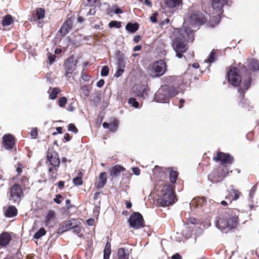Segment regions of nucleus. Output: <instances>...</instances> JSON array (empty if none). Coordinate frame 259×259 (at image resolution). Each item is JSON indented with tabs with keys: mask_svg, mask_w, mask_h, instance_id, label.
Returning <instances> with one entry per match:
<instances>
[{
	"mask_svg": "<svg viewBox=\"0 0 259 259\" xmlns=\"http://www.w3.org/2000/svg\"><path fill=\"white\" fill-rule=\"evenodd\" d=\"M227 77L229 83L234 87H238L241 82V72H244L247 76L242 82L241 86L238 88L239 97L243 100L246 91L250 86L251 82V74L248 72L247 68L242 65L240 66V69L234 66H230L227 69Z\"/></svg>",
	"mask_w": 259,
	"mask_h": 259,
	"instance_id": "1",
	"label": "nucleus"
},
{
	"mask_svg": "<svg viewBox=\"0 0 259 259\" xmlns=\"http://www.w3.org/2000/svg\"><path fill=\"white\" fill-rule=\"evenodd\" d=\"M238 224V217L234 212L233 210L229 209L221 214L216 220V227L221 230L230 231L237 227Z\"/></svg>",
	"mask_w": 259,
	"mask_h": 259,
	"instance_id": "2",
	"label": "nucleus"
},
{
	"mask_svg": "<svg viewBox=\"0 0 259 259\" xmlns=\"http://www.w3.org/2000/svg\"><path fill=\"white\" fill-rule=\"evenodd\" d=\"M175 190V186L170 184H165L161 186L160 196L158 199L160 206H168L172 205L177 201Z\"/></svg>",
	"mask_w": 259,
	"mask_h": 259,
	"instance_id": "3",
	"label": "nucleus"
},
{
	"mask_svg": "<svg viewBox=\"0 0 259 259\" xmlns=\"http://www.w3.org/2000/svg\"><path fill=\"white\" fill-rule=\"evenodd\" d=\"M229 173L228 168L219 166L211 171L208 176V179L213 183H219L228 176Z\"/></svg>",
	"mask_w": 259,
	"mask_h": 259,
	"instance_id": "4",
	"label": "nucleus"
},
{
	"mask_svg": "<svg viewBox=\"0 0 259 259\" xmlns=\"http://www.w3.org/2000/svg\"><path fill=\"white\" fill-rule=\"evenodd\" d=\"M213 160L219 162L221 164L220 166L228 167L232 165L234 161V157L228 153L218 151L216 155L213 157Z\"/></svg>",
	"mask_w": 259,
	"mask_h": 259,
	"instance_id": "5",
	"label": "nucleus"
},
{
	"mask_svg": "<svg viewBox=\"0 0 259 259\" xmlns=\"http://www.w3.org/2000/svg\"><path fill=\"white\" fill-rule=\"evenodd\" d=\"M130 227L137 230L145 226L142 215L139 212H133L127 221Z\"/></svg>",
	"mask_w": 259,
	"mask_h": 259,
	"instance_id": "6",
	"label": "nucleus"
},
{
	"mask_svg": "<svg viewBox=\"0 0 259 259\" xmlns=\"http://www.w3.org/2000/svg\"><path fill=\"white\" fill-rule=\"evenodd\" d=\"M166 69V64L163 60L155 61L149 67L151 75L154 77H159L162 75L165 72Z\"/></svg>",
	"mask_w": 259,
	"mask_h": 259,
	"instance_id": "7",
	"label": "nucleus"
},
{
	"mask_svg": "<svg viewBox=\"0 0 259 259\" xmlns=\"http://www.w3.org/2000/svg\"><path fill=\"white\" fill-rule=\"evenodd\" d=\"M173 48L176 52V56L179 58H182L183 56V54L188 50V46L185 43V37H177L173 41Z\"/></svg>",
	"mask_w": 259,
	"mask_h": 259,
	"instance_id": "8",
	"label": "nucleus"
},
{
	"mask_svg": "<svg viewBox=\"0 0 259 259\" xmlns=\"http://www.w3.org/2000/svg\"><path fill=\"white\" fill-rule=\"evenodd\" d=\"M77 60H74L73 56H71L68 58L63 64L65 73V76L70 78L73 74V71L76 69Z\"/></svg>",
	"mask_w": 259,
	"mask_h": 259,
	"instance_id": "9",
	"label": "nucleus"
},
{
	"mask_svg": "<svg viewBox=\"0 0 259 259\" xmlns=\"http://www.w3.org/2000/svg\"><path fill=\"white\" fill-rule=\"evenodd\" d=\"M24 193L21 186L18 184H14L10 188V199L13 202L19 203L21 198L23 197Z\"/></svg>",
	"mask_w": 259,
	"mask_h": 259,
	"instance_id": "10",
	"label": "nucleus"
},
{
	"mask_svg": "<svg viewBox=\"0 0 259 259\" xmlns=\"http://www.w3.org/2000/svg\"><path fill=\"white\" fill-rule=\"evenodd\" d=\"M47 160L49 162L48 166L59 167L60 160L58 153L53 148L49 149L46 156Z\"/></svg>",
	"mask_w": 259,
	"mask_h": 259,
	"instance_id": "11",
	"label": "nucleus"
},
{
	"mask_svg": "<svg viewBox=\"0 0 259 259\" xmlns=\"http://www.w3.org/2000/svg\"><path fill=\"white\" fill-rule=\"evenodd\" d=\"M154 170L155 171H158L159 172L165 173L168 172L169 179L171 183L170 185H174L176 184L179 176V172L174 170L171 167L164 168L159 166H155Z\"/></svg>",
	"mask_w": 259,
	"mask_h": 259,
	"instance_id": "12",
	"label": "nucleus"
},
{
	"mask_svg": "<svg viewBox=\"0 0 259 259\" xmlns=\"http://www.w3.org/2000/svg\"><path fill=\"white\" fill-rule=\"evenodd\" d=\"M3 144L5 149L11 150L15 145V138L10 134H6L3 137Z\"/></svg>",
	"mask_w": 259,
	"mask_h": 259,
	"instance_id": "13",
	"label": "nucleus"
},
{
	"mask_svg": "<svg viewBox=\"0 0 259 259\" xmlns=\"http://www.w3.org/2000/svg\"><path fill=\"white\" fill-rule=\"evenodd\" d=\"M73 27V21L71 18L67 19L61 27L59 32L62 37L65 36Z\"/></svg>",
	"mask_w": 259,
	"mask_h": 259,
	"instance_id": "14",
	"label": "nucleus"
},
{
	"mask_svg": "<svg viewBox=\"0 0 259 259\" xmlns=\"http://www.w3.org/2000/svg\"><path fill=\"white\" fill-rule=\"evenodd\" d=\"M190 19L192 21L200 24H204L206 22V19L204 15L197 11H194L191 13Z\"/></svg>",
	"mask_w": 259,
	"mask_h": 259,
	"instance_id": "15",
	"label": "nucleus"
},
{
	"mask_svg": "<svg viewBox=\"0 0 259 259\" xmlns=\"http://www.w3.org/2000/svg\"><path fill=\"white\" fill-rule=\"evenodd\" d=\"M125 170V168L119 164L115 165L111 167L109 171L110 176L111 177V180L114 178L118 177L121 172Z\"/></svg>",
	"mask_w": 259,
	"mask_h": 259,
	"instance_id": "16",
	"label": "nucleus"
},
{
	"mask_svg": "<svg viewBox=\"0 0 259 259\" xmlns=\"http://www.w3.org/2000/svg\"><path fill=\"white\" fill-rule=\"evenodd\" d=\"M227 4V0H211L213 9L220 13L223 12V7Z\"/></svg>",
	"mask_w": 259,
	"mask_h": 259,
	"instance_id": "17",
	"label": "nucleus"
},
{
	"mask_svg": "<svg viewBox=\"0 0 259 259\" xmlns=\"http://www.w3.org/2000/svg\"><path fill=\"white\" fill-rule=\"evenodd\" d=\"M107 183V174L106 172H101L98 176L97 182L95 183V186L97 189L103 188Z\"/></svg>",
	"mask_w": 259,
	"mask_h": 259,
	"instance_id": "18",
	"label": "nucleus"
},
{
	"mask_svg": "<svg viewBox=\"0 0 259 259\" xmlns=\"http://www.w3.org/2000/svg\"><path fill=\"white\" fill-rule=\"evenodd\" d=\"M169 99L167 97V94L165 93V90L162 87L155 94V100L158 102H166Z\"/></svg>",
	"mask_w": 259,
	"mask_h": 259,
	"instance_id": "19",
	"label": "nucleus"
},
{
	"mask_svg": "<svg viewBox=\"0 0 259 259\" xmlns=\"http://www.w3.org/2000/svg\"><path fill=\"white\" fill-rule=\"evenodd\" d=\"M59 167H55L52 166H48V177L49 180L52 182H55L57 179L58 174V169Z\"/></svg>",
	"mask_w": 259,
	"mask_h": 259,
	"instance_id": "20",
	"label": "nucleus"
},
{
	"mask_svg": "<svg viewBox=\"0 0 259 259\" xmlns=\"http://www.w3.org/2000/svg\"><path fill=\"white\" fill-rule=\"evenodd\" d=\"M247 68L253 72L259 71V61L254 59H249L247 62Z\"/></svg>",
	"mask_w": 259,
	"mask_h": 259,
	"instance_id": "21",
	"label": "nucleus"
},
{
	"mask_svg": "<svg viewBox=\"0 0 259 259\" xmlns=\"http://www.w3.org/2000/svg\"><path fill=\"white\" fill-rule=\"evenodd\" d=\"M147 90L148 87L147 85H142L139 88H137L133 92L136 97L144 98V95H147Z\"/></svg>",
	"mask_w": 259,
	"mask_h": 259,
	"instance_id": "22",
	"label": "nucleus"
},
{
	"mask_svg": "<svg viewBox=\"0 0 259 259\" xmlns=\"http://www.w3.org/2000/svg\"><path fill=\"white\" fill-rule=\"evenodd\" d=\"M163 88L165 90V93L167 94V97H168L169 99L179 93L178 90L174 86L165 85Z\"/></svg>",
	"mask_w": 259,
	"mask_h": 259,
	"instance_id": "23",
	"label": "nucleus"
},
{
	"mask_svg": "<svg viewBox=\"0 0 259 259\" xmlns=\"http://www.w3.org/2000/svg\"><path fill=\"white\" fill-rule=\"evenodd\" d=\"M11 237L8 232H4L0 235V245L4 247L6 246L10 242Z\"/></svg>",
	"mask_w": 259,
	"mask_h": 259,
	"instance_id": "24",
	"label": "nucleus"
},
{
	"mask_svg": "<svg viewBox=\"0 0 259 259\" xmlns=\"http://www.w3.org/2000/svg\"><path fill=\"white\" fill-rule=\"evenodd\" d=\"M113 259H129V253L127 249L120 248L117 251V257Z\"/></svg>",
	"mask_w": 259,
	"mask_h": 259,
	"instance_id": "25",
	"label": "nucleus"
},
{
	"mask_svg": "<svg viewBox=\"0 0 259 259\" xmlns=\"http://www.w3.org/2000/svg\"><path fill=\"white\" fill-rule=\"evenodd\" d=\"M18 214V210L16 207L13 205L9 206L5 211V215L7 218L15 217Z\"/></svg>",
	"mask_w": 259,
	"mask_h": 259,
	"instance_id": "26",
	"label": "nucleus"
},
{
	"mask_svg": "<svg viewBox=\"0 0 259 259\" xmlns=\"http://www.w3.org/2000/svg\"><path fill=\"white\" fill-rule=\"evenodd\" d=\"M73 227L72 221L68 220L59 229L58 233H61L72 229Z\"/></svg>",
	"mask_w": 259,
	"mask_h": 259,
	"instance_id": "27",
	"label": "nucleus"
},
{
	"mask_svg": "<svg viewBox=\"0 0 259 259\" xmlns=\"http://www.w3.org/2000/svg\"><path fill=\"white\" fill-rule=\"evenodd\" d=\"M182 3V0H165V5L169 8H174Z\"/></svg>",
	"mask_w": 259,
	"mask_h": 259,
	"instance_id": "28",
	"label": "nucleus"
},
{
	"mask_svg": "<svg viewBox=\"0 0 259 259\" xmlns=\"http://www.w3.org/2000/svg\"><path fill=\"white\" fill-rule=\"evenodd\" d=\"M56 213L53 210H50L45 218V223L46 226H49L51 221L55 218Z\"/></svg>",
	"mask_w": 259,
	"mask_h": 259,
	"instance_id": "29",
	"label": "nucleus"
},
{
	"mask_svg": "<svg viewBox=\"0 0 259 259\" xmlns=\"http://www.w3.org/2000/svg\"><path fill=\"white\" fill-rule=\"evenodd\" d=\"M139 26L138 23L129 22L125 26V29L131 33H134L139 29Z\"/></svg>",
	"mask_w": 259,
	"mask_h": 259,
	"instance_id": "30",
	"label": "nucleus"
},
{
	"mask_svg": "<svg viewBox=\"0 0 259 259\" xmlns=\"http://www.w3.org/2000/svg\"><path fill=\"white\" fill-rule=\"evenodd\" d=\"M14 22V19L13 17L11 15H7L4 17L2 24L4 26H9Z\"/></svg>",
	"mask_w": 259,
	"mask_h": 259,
	"instance_id": "31",
	"label": "nucleus"
},
{
	"mask_svg": "<svg viewBox=\"0 0 259 259\" xmlns=\"http://www.w3.org/2000/svg\"><path fill=\"white\" fill-rule=\"evenodd\" d=\"M119 122L117 118H114L112 121L109 123V131L112 133L116 131L118 127Z\"/></svg>",
	"mask_w": 259,
	"mask_h": 259,
	"instance_id": "32",
	"label": "nucleus"
},
{
	"mask_svg": "<svg viewBox=\"0 0 259 259\" xmlns=\"http://www.w3.org/2000/svg\"><path fill=\"white\" fill-rule=\"evenodd\" d=\"M241 193L236 189H232L229 191V195L232 197V199L230 200V203L233 200H237L240 197Z\"/></svg>",
	"mask_w": 259,
	"mask_h": 259,
	"instance_id": "33",
	"label": "nucleus"
},
{
	"mask_svg": "<svg viewBox=\"0 0 259 259\" xmlns=\"http://www.w3.org/2000/svg\"><path fill=\"white\" fill-rule=\"evenodd\" d=\"M46 11L44 8H38L35 10L36 16L37 20H41L44 18L45 16Z\"/></svg>",
	"mask_w": 259,
	"mask_h": 259,
	"instance_id": "34",
	"label": "nucleus"
},
{
	"mask_svg": "<svg viewBox=\"0 0 259 259\" xmlns=\"http://www.w3.org/2000/svg\"><path fill=\"white\" fill-rule=\"evenodd\" d=\"M111 252V244L109 242H107L104 250V259H109Z\"/></svg>",
	"mask_w": 259,
	"mask_h": 259,
	"instance_id": "35",
	"label": "nucleus"
},
{
	"mask_svg": "<svg viewBox=\"0 0 259 259\" xmlns=\"http://www.w3.org/2000/svg\"><path fill=\"white\" fill-rule=\"evenodd\" d=\"M80 94L81 96H83L84 97H88L90 95V90L88 85H84L81 87L80 89Z\"/></svg>",
	"mask_w": 259,
	"mask_h": 259,
	"instance_id": "36",
	"label": "nucleus"
},
{
	"mask_svg": "<svg viewBox=\"0 0 259 259\" xmlns=\"http://www.w3.org/2000/svg\"><path fill=\"white\" fill-rule=\"evenodd\" d=\"M60 93L61 90L59 88H54L50 94L49 98L54 100L57 98L58 95Z\"/></svg>",
	"mask_w": 259,
	"mask_h": 259,
	"instance_id": "37",
	"label": "nucleus"
},
{
	"mask_svg": "<svg viewBox=\"0 0 259 259\" xmlns=\"http://www.w3.org/2000/svg\"><path fill=\"white\" fill-rule=\"evenodd\" d=\"M46 234V231L44 228H41L37 231L34 235L33 238L35 239H38L42 236L45 235Z\"/></svg>",
	"mask_w": 259,
	"mask_h": 259,
	"instance_id": "38",
	"label": "nucleus"
},
{
	"mask_svg": "<svg viewBox=\"0 0 259 259\" xmlns=\"http://www.w3.org/2000/svg\"><path fill=\"white\" fill-rule=\"evenodd\" d=\"M72 230L74 233L76 234L79 237L82 236V234L81 233L82 230L83 228L82 227L78 225H75L73 226Z\"/></svg>",
	"mask_w": 259,
	"mask_h": 259,
	"instance_id": "39",
	"label": "nucleus"
},
{
	"mask_svg": "<svg viewBox=\"0 0 259 259\" xmlns=\"http://www.w3.org/2000/svg\"><path fill=\"white\" fill-rule=\"evenodd\" d=\"M128 103L135 108H138L139 103L134 98H130L128 100Z\"/></svg>",
	"mask_w": 259,
	"mask_h": 259,
	"instance_id": "40",
	"label": "nucleus"
},
{
	"mask_svg": "<svg viewBox=\"0 0 259 259\" xmlns=\"http://www.w3.org/2000/svg\"><path fill=\"white\" fill-rule=\"evenodd\" d=\"M117 66L124 68L125 67V62L122 55L119 56L117 58Z\"/></svg>",
	"mask_w": 259,
	"mask_h": 259,
	"instance_id": "41",
	"label": "nucleus"
},
{
	"mask_svg": "<svg viewBox=\"0 0 259 259\" xmlns=\"http://www.w3.org/2000/svg\"><path fill=\"white\" fill-rule=\"evenodd\" d=\"M80 176L74 178L73 179V183L75 185L79 186L81 185L82 184V172H79Z\"/></svg>",
	"mask_w": 259,
	"mask_h": 259,
	"instance_id": "42",
	"label": "nucleus"
},
{
	"mask_svg": "<svg viewBox=\"0 0 259 259\" xmlns=\"http://www.w3.org/2000/svg\"><path fill=\"white\" fill-rule=\"evenodd\" d=\"M20 183L23 187L25 188L29 183V178L25 176H22L20 179Z\"/></svg>",
	"mask_w": 259,
	"mask_h": 259,
	"instance_id": "43",
	"label": "nucleus"
},
{
	"mask_svg": "<svg viewBox=\"0 0 259 259\" xmlns=\"http://www.w3.org/2000/svg\"><path fill=\"white\" fill-rule=\"evenodd\" d=\"M110 28H120L121 26V23L117 21H111L108 24Z\"/></svg>",
	"mask_w": 259,
	"mask_h": 259,
	"instance_id": "44",
	"label": "nucleus"
},
{
	"mask_svg": "<svg viewBox=\"0 0 259 259\" xmlns=\"http://www.w3.org/2000/svg\"><path fill=\"white\" fill-rule=\"evenodd\" d=\"M67 102V99L65 97H62L59 98L58 101V105L61 107H65Z\"/></svg>",
	"mask_w": 259,
	"mask_h": 259,
	"instance_id": "45",
	"label": "nucleus"
},
{
	"mask_svg": "<svg viewBox=\"0 0 259 259\" xmlns=\"http://www.w3.org/2000/svg\"><path fill=\"white\" fill-rule=\"evenodd\" d=\"M215 52L214 51H212L209 55L208 58L206 60V62L208 63H212L215 61Z\"/></svg>",
	"mask_w": 259,
	"mask_h": 259,
	"instance_id": "46",
	"label": "nucleus"
},
{
	"mask_svg": "<svg viewBox=\"0 0 259 259\" xmlns=\"http://www.w3.org/2000/svg\"><path fill=\"white\" fill-rule=\"evenodd\" d=\"M109 74V67L107 66H104L101 71V75L102 76H106Z\"/></svg>",
	"mask_w": 259,
	"mask_h": 259,
	"instance_id": "47",
	"label": "nucleus"
},
{
	"mask_svg": "<svg viewBox=\"0 0 259 259\" xmlns=\"http://www.w3.org/2000/svg\"><path fill=\"white\" fill-rule=\"evenodd\" d=\"M68 130L76 134L78 132V130L75 125L73 123H70L68 125Z\"/></svg>",
	"mask_w": 259,
	"mask_h": 259,
	"instance_id": "48",
	"label": "nucleus"
},
{
	"mask_svg": "<svg viewBox=\"0 0 259 259\" xmlns=\"http://www.w3.org/2000/svg\"><path fill=\"white\" fill-rule=\"evenodd\" d=\"M30 135L32 139L36 138V137L38 135L37 128L35 127V128H32L31 132H30Z\"/></svg>",
	"mask_w": 259,
	"mask_h": 259,
	"instance_id": "49",
	"label": "nucleus"
},
{
	"mask_svg": "<svg viewBox=\"0 0 259 259\" xmlns=\"http://www.w3.org/2000/svg\"><path fill=\"white\" fill-rule=\"evenodd\" d=\"M81 78L85 81H89L91 77V76H90L89 75H88L87 73H85L84 72H81Z\"/></svg>",
	"mask_w": 259,
	"mask_h": 259,
	"instance_id": "50",
	"label": "nucleus"
},
{
	"mask_svg": "<svg viewBox=\"0 0 259 259\" xmlns=\"http://www.w3.org/2000/svg\"><path fill=\"white\" fill-rule=\"evenodd\" d=\"M63 199V196L61 194H57L55 198L54 199V201L57 204H60L62 202L61 199Z\"/></svg>",
	"mask_w": 259,
	"mask_h": 259,
	"instance_id": "51",
	"label": "nucleus"
},
{
	"mask_svg": "<svg viewBox=\"0 0 259 259\" xmlns=\"http://www.w3.org/2000/svg\"><path fill=\"white\" fill-rule=\"evenodd\" d=\"M124 68L118 67V69L115 72V76L118 77L121 76L124 72Z\"/></svg>",
	"mask_w": 259,
	"mask_h": 259,
	"instance_id": "52",
	"label": "nucleus"
},
{
	"mask_svg": "<svg viewBox=\"0 0 259 259\" xmlns=\"http://www.w3.org/2000/svg\"><path fill=\"white\" fill-rule=\"evenodd\" d=\"M157 16H158V13L157 12L153 13L150 17V21L153 23H156L157 21Z\"/></svg>",
	"mask_w": 259,
	"mask_h": 259,
	"instance_id": "53",
	"label": "nucleus"
},
{
	"mask_svg": "<svg viewBox=\"0 0 259 259\" xmlns=\"http://www.w3.org/2000/svg\"><path fill=\"white\" fill-rule=\"evenodd\" d=\"M56 58V56L55 55L49 54L48 59L49 63L52 64L55 61Z\"/></svg>",
	"mask_w": 259,
	"mask_h": 259,
	"instance_id": "54",
	"label": "nucleus"
},
{
	"mask_svg": "<svg viewBox=\"0 0 259 259\" xmlns=\"http://www.w3.org/2000/svg\"><path fill=\"white\" fill-rule=\"evenodd\" d=\"M257 187V184H256V185H254L253 186H252V187L251 188L249 193L250 197H252L254 195L255 192H256Z\"/></svg>",
	"mask_w": 259,
	"mask_h": 259,
	"instance_id": "55",
	"label": "nucleus"
},
{
	"mask_svg": "<svg viewBox=\"0 0 259 259\" xmlns=\"http://www.w3.org/2000/svg\"><path fill=\"white\" fill-rule=\"evenodd\" d=\"M22 164L19 163L17 164V167L16 168V171L18 175H19L22 172Z\"/></svg>",
	"mask_w": 259,
	"mask_h": 259,
	"instance_id": "56",
	"label": "nucleus"
},
{
	"mask_svg": "<svg viewBox=\"0 0 259 259\" xmlns=\"http://www.w3.org/2000/svg\"><path fill=\"white\" fill-rule=\"evenodd\" d=\"M104 80L101 79L97 82V86L99 88H102L104 85Z\"/></svg>",
	"mask_w": 259,
	"mask_h": 259,
	"instance_id": "57",
	"label": "nucleus"
},
{
	"mask_svg": "<svg viewBox=\"0 0 259 259\" xmlns=\"http://www.w3.org/2000/svg\"><path fill=\"white\" fill-rule=\"evenodd\" d=\"M133 172L137 176H139L140 174L141 170L138 167H133Z\"/></svg>",
	"mask_w": 259,
	"mask_h": 259,
	"instance_id": "58",
	"label": "nucleus"
},
{
	"mask_svg": "<svg viewBox=\"0 0 259 259\" xmlns=\"http://www.w3.org/2000/svg\"><path fill=\"white\" fill-rule=\"evenodd\" d=\"M140 2H142L143 0H139ZM144 4L149 7H152V3L150 0H144Z\"/></svg>",
	"mask_w": 259,
	"mask_h": 259,
	"instance_id": "59",
	"label": "nucleus"
},
{
	"mask_svg": "<svg viewBox=\"0 0 259 259\" xmlns=\"http://www.w3.org/2000/svg\"><path fill=\"white\" fill-rule=\"evenodd\" d=\"M171 259H182V257L179 253H176L171 256Z\"/></svg>",
	"mask_w": 259,
	"mask_h": 259,
	"instance_id": "60",
	"label": "nucleus"
},
{
	"mask_svg": "<svg viewBox=\"0 0 259 259\" xmlns=\"http://www.w3.org/2000/svg\"><path fill=\"white\" fill-rule=\"evenodd\" d=\"M87 223L88 225H89V226H93L95 223L94 219H88L87 221Z\"/></svg>",
	"mask_w": 259,
	"mask_h": 259,
	"instance_id": "61",
	"label": "nucleus"
},
{
	"mask_svg": "<svg viewBox=\"0 0 259 259\" xmlns=\"http://www.w3.org/2000/svg\"><path fill=\"white\" fill-rule=\"evenodd\" d=\"M58 186L60 189H63L64 187V182L60 181L58 183Z\"/></svg>",
	"mask_w": 259,
	"mask_h": 259,
	"instance_id": "62",
	"label": "nucleus"
},
{
	"mask_svg": "<svg viewBox=\"0 0 259 259\" xmlns=\"http://www.w3.org/2000/svg\"><path fill=\"white\" fill-rule=\"evenodd\" d=\"M64 139L65 140V141L68 142V141H69L70 140L71 137H70V136L69 134L66 133L64 135Z\"/></svg>",
	"mask_w": 259,
	"mask_h": 259,
	"instance_id": "63",
	"label": "nucleus"
},
{
	"mask_svg": "<svg viewBox=\"0 0 259 259\" xmlns=\"http://www.w3.org/2000/svg\"><path fill=\"white\" fill-rule=\"evenodd\" d=\"M70 203H71L70 200L67 199L66 200V204L67 205V208L68 209H70L71 207V205Z\"/></svg>",
	"mask_w": 259,
	"mask_h": 259,
	"instance_id": "64",
	"label": "nucleus"
}]
</instances>
